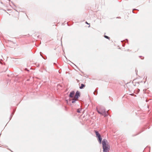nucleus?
<instances>
[{"mask_svg": "<svg viewBox=\"0 0 152 152\" xmlns=\"http://www.w3.org/2000/svg\"><path fill=\"white\" fill-rule=\"evenodd\" d=\"M75 92L73 91L71 92L69 95V100H72V102L74 103L75 102V101L77 100L78 98L80 96V92L77 91L75 96Z\"/></svg>", "mask_w": 152, "mask_h": 152, "instance_id": "obj_1", "label": "nucleus"}, {"mask_svg": "<svg viewBox=\"0 0 152 152\" xmlns=\"http://www.w3.org/2000/svg\"><path fill=\"white\" fill-rule=\"evenodd\" d=\"M103 151L104 152H108L110 148V146L107 140L104 139L102 142Z\"/></svg>", "mask_w": 152, "mask_h": 152, "instance_id": "obj_2", "label": "nucleus"}, {"mask_svg": "<svg viewBox=\"0 0 152 152\" xmlns=\"http://www.w3.org/2000/svg\"><path fill=\"white\" fill-rule=\"evenodd\" d=\"M97 110L99 113L104 115L105 116L107 115L104 108L102 107H100L99 108L97 109Z\"/></svg>", "mask_w": 152, "mask_h": 152, "instance_id": "obj_3", "label": "nucleus"}, {"mask_svg": "<svg viewBox=\"0 0 152 152\" xmlns=\"http://www.w3.org/2000/svg\"><path fill=\"white\" fill-rule=\"evenodd\" d=\"M95 132L96 133V137H98V140L99 141L100 143H101V140H102V138L101 137V136L100 134H99L98 132H97L96 131H95Z\"/></svg>", "mask_w": 152, "mask_h": 152, "instance_id": "obj_4", "label": "nucleus"}, {"mask_svg": "<svg viewBox=\"0 0 152 152\" xmlns=\"http://www.w3.org/2000/svg\"><path fill=\"white\" fill-rule=\"evenodd\" d=\"M85 86V85L83 84H81V86L80 87V89H82Z\"/></svg>", "mask_w": 152, "mask_h": 152, "instance_id": "obj_5", "label": "nucleus"}, {"mask_svg": "<svg viewBox=\"0 0 152 152\" xmlns=\"http://www.w3.org/2000/svg\"><path fill=\"white\" fill-rule=\"evenodd\" d=\"M81 109H77V112L78 113H80V112L81 111Z\"/></svg>", "mask_w": 152, "mask_h": 152, "instance_id": "obj_6", "label": "nucleus"}, {"mask_svg": "<svg viewBox=\"0 0 152 152\" xmlns=\"http://www.w3.org/2000/svg\"><path fill=\"white\" fill-rule=\"evenodd\" d=\"M64 60L66 62L68 63V61L67 60V58H65V59H64Z\"/></svg>", "mask_w": 152, "mask_h": 152, "instance_id": "obj_7", "label": "nucleus"}, {"mask_svg": "<svg viewBox=\"0 0 152 152\" xmlns=\"http://www.w3.org/2000/svg\"><path fill=\"white\" fill-rule=\"evenodd\" d=\"M104 37L105 38H107V39H110V38L109 37H108V36H104Z\"/></svg>", "mask_w": 152, "mask_h": 152, "instance_id": "obj_8", "label": "nucleus"}, {"mask_svg": "<svg viewBox=\"0 0 152 152\" xmlns=\"http://www.w3.org/2000/svg\"><path fill=\"white\" fill-rule=\"evenodd\" d=\"M86 24H88V25H89V23H88L87 21H86Z\"/></svg>", "mask_w": 152, "mask_h": 152, "instance_id": "obj_9", "label": "nucleus"}, {"mask_svg": "<svg viewBox=\"0 0 152 152\" xmlns=\"http://www.w3.org/2000/svg\"><path fill=\"white\" fill-rule=\"evenodd\" d=\"M25 70H27V71H28V70L27 69H25Z\"/></svg>", "mask_w": 152, "mask_h": 152, "instance_id": "obj_10", "label": "nucleus"}, {"mask_svg": "<svg viewBox=\"0 0 152 152\" xmlns=\"http://www.w3.org/2000/svg\"><path fill=\"white\" fill-rule=\"evenodd\" d=\"M90 25H89V26L88 27H90Z\"/></svg>", "mask_w": 152, "mask_h": 152, "instance_id": "obj_11", "label": "nucleus"}]
</instances>
